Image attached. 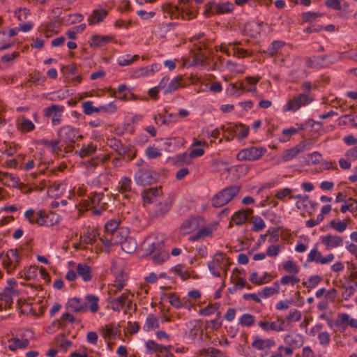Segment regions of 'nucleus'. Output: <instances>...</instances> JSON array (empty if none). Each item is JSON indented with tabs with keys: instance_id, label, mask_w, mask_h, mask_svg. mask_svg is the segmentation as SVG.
<instances>
[{
	"instance_id": "f257e3e1",
	"label": "nucleus",
	"mask_w": 357,
	"mask_h": 357,
	"mask_svg": "<svg viewBox=\"0 0 357 357\" xmlns=\"http://www.w3.org/2000/svg\"><path fill=\"white\" fill-rule=\"evenodd\" d=\"M312 89V82L305 81L301 84L302 93L293 96L287 100L286 104L282 107L284 112H296L303 107H306L314 101V96L311 93Z\"/></svg>"
},
{
	"instance_id": "f03ea898",
	"label": "nucleus",
	"mask_w": 357,
	"mask_h": 357,
	"mask_svg": "<svg viewBox=\"0 0 357 357\" xmlns=\"http://www.w3.org/2000/svg\"><path fill=\"white\" fill-rule=\"evenodd\" d=\"M58 138L60 142L66 144L65 150L66 152H71L74 149V144L76 141L82 138L77 128L70 126H62L58 131Z\"/></svg>"
},
{
	"instance_id": "7ed1b4c3",
	"label": "nucleus",
	"mask_w": 357,
	"mask_h": 357,
	"mask_svg": "<svg viewBox=\"0 0 357 357\" xmlns=\"http://www.w3.org/2000/svg\"><path fill=\"white\" fill-rule=\"evenodd\" d=\"M238 185H230L216 193L211 199V204L215 208H220L231 201L239 192Z\"/></svg>"
},
{
	"instance_id": "20e7f679",
	"label": "nucleus",
	"mask_w": 357,
	"mask_h": 357,
	"mask_svg": "<svg viewBox=\"0 0 357 357\" xmlns=\"http://www.w3.org/2000/svg\"><path fill=\"white\" fill-rule=\"evenodd\" d=\"M211 273L217 278L221 276V271H223L227 274V270L229 266V258L225 254L218 252L214 255L211 261L207 264Z\"/></svg>"
},
{
	"instance_id": "39448f33",
	"label": "nucleus",
	"mask_w": 357,
	"mask_h": 357,
	"mask_svg": "<svg viewBox=\"0 0 357 357\" xmlns=\"http://www.w3.org/2000/svg\"><path fill=\"white\" fill-rule=\"evenodd\" d=\"M234 9L232 3L226 1L223 3H216L211 1L205 5L204 15L207 17L213 15H224L230 13Z\"/></svg>"
},
{
	"instance_id": "423d86ee",
	"label": "nucleus",
	"mask_w": 357,
	"mask_h": 357,
	"mask_svg": "<svg viewBox=\"0 0 357 357\" xmlns=\"http://www.w3.org/2000/svg\"><path fill=\"white\" fill-rule=\"evenodd\" d=\"M158 176L153 167H146L139 169L135 174L134 179L140 185H151L156 182Z\"/></svg>"
},
{
	"instance_id": "0eeeda50",
	"label": "nucleus",
	"mask_w": 357,
	"mask_h": 357,
	"mask_svg": "<svg viewBox=\"0 0 357 357\" xmlns=\"http://www.w3.org/2000/svg\"><path fill=\"white\" fill-rule=\"evenodd\" d=\"M263 147L250 146L241 150L236 155L238 161H255L260 159L266 153Z\"/></svg>"
},
{
	"instance_id": "6e6552de",
	"label": "nucleus",
	"mask_w": 357,
	"mask_h": 357,
	"mask_svg": "<svg viewBox=\"0 0 357 357\" xmlns=\"http://www.w3.org/2000/svg\"><path fill=\"white\" fill-rule=\"evenodd\" d=\"M129 233V229L128 228L121 227L114 233L103 234V236L100 237V241L105 246L107 247L121 244L126 239Z\"/></svg>"
},
{
	"instance_id": "1a4fd4ad",
	"label": "nucleus",
	"mask_w": 357,
	"mask_h": 357,
	"mask_svg": "<svg viewBox=\"0 0 357 357\" xmlns=\"http://www.w3.org/2000/svg\"><path fill=\"white\" fill-rule=\"evenodd\" d=\"M20 261L21 257L17 250L10 249L2 261L3 267L8 274H10L20 266Z\"/></svg>"
},
{
	"instance_id": "9d476101",
	"label": "nucleus",
	"mask_w": 357,
	"mask_h": 357,
	"mask_svg": "<svg viewBox=\"0 0 357 357\" xmlns=\"http://www.w3.org/2000/svg\"><path fill=\"white\" fill-rule=\"evenodd\" d=\"M258 326L263 331L266 333L270 331L279 333L286 329L285 320L279 316L277 317L276 321L260 320L258 321Z\"/></svg>"
},
{
	"instance_id": "9b49d317",
	"label": "nucleus",
	"mask_w": 357,
	"mask_h": 357,
	"mask_svg": "<svg viewBox=\"0 0 357 357\" xmlns=\"http://www.w3.org/2000/svg\"><path fill=\"white\" fill-rule=\"evenodd\" d=\"M18 291L12 287H5L0 293V311L10 309L13 303V296L18 295Z\"/></svg>"
},
{
	"instance_id": "f8f14e48",
	"label": "nucleus",
	"mask_w": 357,
	"mask_h": 357,
	"mask_svg": "<svg viewBox=\"0 0 357 357\" xmlns=\"http://www.w3.org/2000/svg\"><path fill=\"white\" fill-rule=\"evenodd\" d=\"M64 106L59 105H52L44 109V116L52 119V124L58 126L61 123L62 114L64 112Z\"/></svg>"
},
{
	"instance_id": "ddd939ff",
	"label": "nucleus",
	"mask_w": 357,
	"mask_h": 357,
	"mask_svg": "<svg viewBox=\"0 0 357 357\" xmlns=\"http://www.w3.org/2000/svg\"><path fill=\"white\" fill-rule=\"evenodd\" d=\"M107 144L123 159H126L128 161H130L133 158V156H130L128 154L130 148L128 146H124L121 140L115 137L109 138L107 140Z\"/></svg>"
},
{
	"instance_id": "4468645a",
	"label": "nucleus",
	"mask_w": 357,
	"mask_h": 357,
	"mask_svg": "<svg viewBox=\"0 0 357 357\" xmlns=\"http://www.w3.org/2000/svg\"><path fill=\"white\" fill-rule=\"evenodd\" d=\"M37 225L39 226L52 227L60 222V217L54 212L46 213L40 210L38 212Z\"/></svg>"
},
{
	"instance_id": "2eb2a0df",
	"label": "nucleus",
	"mask_w": 357,
	"mask_h": 357,
	"mask_svg": "<svg viewBox=\"0 0 357 357\" xmlns=\"http://www.w3.org/2000/svg\"><path fill=\"white\" fill-rule=\"evenodd\" d=\"M90 199L91 208H93V213L96 215H100L102 211H105L107 208V202L104 201V194L102 192H93L91 193L89 197Z\"/></svg>"
},
{
	"instance_id": "dca6fc26",
	"label": "nucleus",
	"mask_w": 357,
	"mask_h": 357,
	"mask_svg": "<svg viewBox=\"0 0 357 357\" xmlns=\"http://www.w3.org/2000/svg\"><path fill=\"white\" fill-rule=\"evenodd\" d=\"M172 206V199L170 197H161L155 205L153 212V216L159 218L167 214L171 209Z\"/></svg>"
},
{
	"instance_id": "f3484780",
	"label": "nucleus",
	"mask_w": 357,
	"mask_h": 357,
	"mask_svg": "<svg viewBox=\"0 0 357 357\" xmlns=\"http://www.w3.org/2000/svg\"><path fill=\"white\" fill-rule=\"evenodd\" d=\"M205 221L201 217H192L185 220L181 225V229L185 233H190L197 230L199 227L204 225Z\"/></svg>"
},
{
	"instance_id": "a211bd4d",
	"label": "nucleus",
	"mask_w": 357,
	"mask_h": 357,
	"mask_svg": "<svg viewBox=\"0 0 357 357\" xmlns=\"http://www.w3.org/2000/svg\"><path fill=\"white\" fill-rule=\"evenodd\" d=\"M162 192L160 188H150L146 189L142 192V197L146 204H153L160 199Z\"/></svg>"
},
{
	"instance_id": "6ab92c4d",
	"label": "nucleus",
	"mask_w": 357,
	"mask_h": 357,
	"mask_svg": "<svg viewBox=\"0 0 357 357\" xmlns=\"http://www.w3.org/2000/svg\"><path fill=\"white\" fill-rule=\"evenodd\" d=\"M66 308L76 313H84L88 311L87 303L77 297L68 300Z\"/></svg>"
},
{
	"instance_id": "aec40b11",
	"label": "nucleus",
	"mask_w": 357,
	"mask_h": 357,
	"mask_svg": "<svg viewBox=\"0 0 357 357\" xmlns=\"http://www.w3.org/2000/svg\"><path fill=\"white\" fill-rule=\"evenodd\" d=\"M343 238L337 235L327 234L321 237V243L329 250L342 245Z\"/></svg>"
},
{
	"instance_id": "412c9836",
	"label": "nucleus",
	"mask_w": 357,
	"mask_h": 357,
	"mask_svg": "<svg viewBox=\"0 0 357 357\" xmlns=\"http://www.w3.org/2000/svg\"><path fill=\"white\" fill-rule=\"evenodd\" d=\"M253 339L251 347L255 350L262 351L265 349H270L275 345V340L271 338L263 339L259 336H254Z\"/></svg>"
},
{
	"instance_id": "4be33fe9",
	"label": "nucleus",
	"mask_w": 357,
	"mask_h": 357,
	"mask_svg": "<svg viewBox=\"0 0 357 357\" xmlns=\"http://www.w3.org/2000/svg\"><path fill=\"white\" fill-rule=\"evenodd\" d=\"M215 229V225H203L197 229V232L191 235L189 239L191 241H195L201 238L211 236Z\"/></svg>"
},
{
	"instance_id": "5701e85b",
	"label": "nucleus",
	"mask_w": 357,
	"mask_h": 357,
	"mask_svg": "<svg viewBox=\"0 0 357 357\" xmlns=\"http://www.w3.org/2000/svg\"><path fill=\"white\" fill-rule=\"evenodd\" d=\"M118 190L125 199H129L133 192L132 181L128 176H123L119 183Z\"/></svg>"
},
{
	"instance_id": "b1692460",
	"label": "nucleus",
	"mask_w": 357,
	"mask_h": 357,
	"mask_svg": "<svg viewBox=\"0 0 357 357\" xmlns=\"http://www.w3.org/2000/svg\"><path fill=\"white\" fill-rule=\"evenodd\" d=\"M0 182L7 187L17 188L20 182V178L15 174L6 172H0Z\"/></svg>"
},
{
	"instance_id": "393cba45",
	"label": "nucleus",
	"mask_w": 357,
	"mask_h": 357,
	"mask_svg": "<svg viewBox=\"0 0 357 357\" xmlns=\"http://www.w3.org/2000/svg\"><path fill=\"white\" fill-rule=\"evenodd\" d=\"M107 15V11L102 8L94 9L88 17V23L89 25L99 24L104 20Z\"/></svg>"
},
{
	"instance_id": "a878e982",
	"label": "nucleus",
	"mask_w": 357,
	"mask_h": 357,
	"mask_svg": "<svg viewBox=\"0 0 357 357\" xmlns=\"http://www.w3.org/2000/svg\"><path fill=\"white\" fill-rule=\"evenodd\" d=\"M77 276L80 277L83 281L89 282L93 278V272L91 268L85 263H79L76 266Z\"/></svg>"
},
{
	"instance_id": "bb28decb",
	"label": "nucleus",
	"mask_w": 357,
	"mask_h": 357,
	"mask_svg": "<svg viewBox=\"0 0 357 357\" xmlns=\"http://www.w3.org/2000/svg\"><path fill=\"white\" fill-rule=\"evenodd\" d=\"M184 143V139L181 137H172L166 139L164 142V149L167 152H174L180 149Z\"/></svg>"
},
{
	"instance_id": "cd10ccee",
	"label": "nucleus",
	"mask_w": 357,
	"mask_h": 357,
	"mask_svg": "<svg viewBox=\"0 0 357 357\" xmlns=\"http://www.w3.org/2000/svg\"><path fill=\"white\" fill-rule=\"evenodd\" d=\"M120 333V326L116 323H111L102 327V335L105 339H115Z\"/></svg>"
},
{
	"instance_id": "c85d7f7f",
	"label": "nucleus",
	"mask_w": 357,
	"mask_h": 357,
	"mask_svg": "<svg viewBox=\"0 0 357 357\" xmlns=\"http://www.w3.org/2000/svg\"><path fill=\"white\" fill-rule=\"evenodd\" d=\"M304 146L297 145L291 149H287L282 152L280 155V160L282 162H288L294 159L296 155L304 151Z\"/></svg>"
},
{
	"instance_id": "c756f323",
	"label": "nucleus",
	"mask_w": 357,
	"mask_h": 357,
	"mask_svg": "<svg viewBox=\"0 0 357 357\" xmlns=\"http://www.w3.org/2000/svg\"><path fill=\"white\" fill-rule=\"evenodd\" d=\"M264 24L263 22H250L245 24V31L252 38H257L261 31V27Z\"/></svg>"
},
{
	"instance_id": "7c9ffc66",
	"label": "nucleus",
	"mask_w": 357,
	"mask_h": 357,
	"mask_svg": "<svg viewBox=\"0 0 357 357\" xmlns=\"http://www.w3.org/2000/svg\"><path fill=\"white\" fill-rule=\"evenodd\" d=\"M162 10L164 13L170 15L171 17L178 18L181 15L183 19H185L184 15V10L177 6H174L172 3H165L162 6Z\"/></svg>"
},
{
	"instance_id": "2f4dec72",
	"label": "nucleus",
	"mask_w": 357,
	"mask_h": 357,
	"mask_svg": "<svg viewBox=\"0 0 357 357\" xmlns=\"http://www.w3.org/2000/svg\"><path fill=\"white\" fill-rule=\"evenodd\" d=\"M129 293H123L120 296L113 298L110 301L111 308L119 312L128 301Z\"/></svg>"
},
{
	"instance_id": "473e14b6",
	"label": "nucleus",
	"mask_w": 357,
	"mask_h": 357,
	"mask_svg": "<svg viewBox=\"0 0 357 357\" xmlns=\"http://www.w3.org/2000/svg\"><path fill=\"white\" fill-rule=\"evenodd\" d=\"M29 341L28 339L19 337H12L8 340V348L10 351H16L20 349H24L28 347Z\"/></svg>"
},
{
	"instance_id": "72a5a7b5",
	"label": "nucleus",
	"mask_w": 357,
	"mask_h": 357,
	"mask_svg": "<svg viewBox=\"0 0 357 357\" xmlns=\"http://www.w3.org/2000/svg\"><path fill=\"white\" fill-rule=\"evenodd\" d=\"M160 327L158 318L153 314H148L145 323L143 326V330L146 332L154 331Z\"/></svg>"
},
{
	"instance_id": "f704fd0d",
	"label": "nucleus",
	"mask_w": 357,
	"mask_h": 357,
	"mask_svg": "<svg viewBox=\"0 0 357 357\" xmlns=\"http://www.w3.org/2000/svg\"><path fill=\"white\" fill-rule=\"evenodd\" d=\"M145 347L148 352L157 353V354L165 352L166 349L172 348L171 345L163 346L151 340H149L146 342Z\"/></svg>"
},
{
	"instance_id": "c9c22d12",
	"label": "nucleus",
	"mask_w": 357,
	"mask_h": 357,
	"mask_svg": "<svg viewBox=\"0 0 357 357\" xmlns=\"http://www.w3.org/2000/svg\"><path fill=\"white\" fill-rule=\"evenodd\" d=\"M112 39V36L93 35L91 36L90 39V46L95 47H100L107 44Z\"/></svg>"
},
{
	"instance_id": "e433bc0d",
	"label": "nucleus",
	"mask_w": 357,
	"mask_h": 357,
	"mask_svg": "<svg viewBox=\"0 0 357 357\" xmlns=\"http://www.w3.org/2000/svg\"><path fill=\"white\" fill-rule=\"evenodd\" d=\"M284 342L288 344V346L291 347L292 348H299L302 347L303 344V339L301 335H296L292 336L289 334L287 335L284 337Z\"/></svg>"
},
{
	"instance_id": "4c0bfd02",
	"label": "nucleus",
	"mask_w": 357,
	"mask_h": 357,
	"mask_svg": "<svg viewBox=\"0 0 357 357\" xmlns=\"http://www.w3.org/2000/svg\"><path fill=\"white\" fill-rule=\"evenodd\" d=\"M280 292V284L278 281H275L273 286L265 287L261 291L259 292V295L264 298H269L275 294H278Z\"/></svg>"
},
{
	"instance_id": "58836bf2",
	"label": "nucleus",
	"mask_w": 357,
	"mask_h": 357,
	"mask_svg": "<svg viewBox=\"0 0 357 357\" xmlns=\"http://www.w3.org/2000/svg\"><path fill=\"white\" fill-rule=\"evenodd\" d=\"M137 245L135 239L129 235L126 239L121 243V249L126 253L134 252L137 249Z\"/></svg>"
},
{
	"instance_id": "ea45409f",
	"label": "nucleus",
	"mask_w": 357,
	"mask_h": 357,
	"mask_svg": "<svg viewBox=\"0 0 357 357\" xmlns=\"http://www.w3.org/2000/svg\"><path fill=\"white\" fill-rule=\"evenodd\" d=\"M166 114L162 115L159 114L158 116L155 115L154 116V120L156 123H158V121H160L161 123L163 125H169L170 123L176 122L177 121L176 115L172 113H167Z\"/></svg>"
},
{
	"instance_id": "a19ab883",
	"label": "nucleus",
	"mask_w": 357,
	"mask_h": 357,
	"mask_svg": "<svg viewBox=\"0 0 357 357\" xmlns=\"http://www.w3.org/2000/svg\"><path fill=\"white\" fill-rule=\"evenodd\" d=\"M326 56H313L307 60V66L309 68H320L324 66Z\"/></svg>"
},
{
	"instance_id": "79ce46f5",
	"label": "nucleus",
	"mask_w": 357,
	"mask_h": 357,
	"mask_svg": "<svg viewBox=\"0 0 357 357\" xmlns=\"http://www.w3.org/2000/svg\"><path fill=\"white\" fill-rule=\"evenodd\" d=\"M60 140L54 139V140H47V139H40V144L43 145L45 148L50 149L52 153H58L61 151V147L59 145Z\"/></svg>"
},
{
	"instance_id": "37998d69",
	"label": "nucleus",
	"mask_w": 357,
	"mask_h": 357,
	"mask_svg": "<svg viewBox=\"0 0 357 357\" xmlns=\"http://www.w3.org/2000/svg\"><path fill=\"white\" fill-rule=\"evenodd\" d=\"M17 128L22 132H26L33 130L35 129V125L31 120L24 116H22L21 119L18 120Z\"/></svg>"
},
{
	"instance_id": "c03bdc74",
	"label": "nucleus",
	"mask_w": 357,
	"mask_h": 357,
	"mask_svg": "<svg viewBox=\"0 0 357 357\" xmlns=\"http://www.w3.org/2000/svg\"><path fill=\"white\" fill-rule=\"evenodd\" d=\"M99 235V233L96 229H89L84 234L83 236H81V240L84 244H93L96 240L97 236Z\"/></svg>"
},
{
	"instance_id": "a18cd8bd",
	"label": "nucleus",
	"mask_w": 357,
	"mask_h": 357,
	"mask_svg": "<svg viewBox=\"0 0 357 357\" xmlns=\"http://www.w3.org/2000/svg\"><path fill=\"white\" fill-rule=\"evenodd\" d=\"M99 298L94 295H87L85 298V302L87 303L88 310L91 312L96 313L99 310L98 305Z\"/></svg>"
},
{
	"instance_id": "49530a36",
	"label": "nucleus",
	"mask_w": 357,
	"mask_h": 357,
	"mask_svg": "<svg viewBox=\"0 0 357 357\" xmlns=\"http://www.w3.org/2000/svg\"><path fill=\"white\" fill-rule=\"evenodd\" d=\"M234 128L235 130L236 136L238 139H243L247 137L249 132V127L242 123L234 124Z\"/></svg>"
},
{
	"instance_id": "de8ad7c7",
	"label": "nucleus",
	"mask_w": 357,
	"mask_h": 357,
	"mask_svg": "<svg viewBox=\"0 0 357 357\" xmlns=\"http://www.w3.org/2000/svg\"><path fill=\"white\" fill-rule=\"evenodd\" d=\"M231 220L236 225H241L248 220V213L243 209L239 210L234 213Z\"/></svg>"
},
{
	"instance_id": "09e8293b",
	"label": "nucleus",
	"mask_w": 357,
	"mask_h": 357,
	"mask_svg": "<svg viewBox=\"0 0 357 357\" xmlns=\"http://www.w3.org/2000/svg\"><path fill=\"white\" fill-rule=\"evenodd\" d=\"M97 150V146L90 143L86 146H83L79 150V155L81 158L89 157L94 154Z\"/></svg>"
},
{
	"instance_id": "8fccbe9b",
	"label": "nucleus",
	"mask_w": 357,
	"mask_h": 357,
	"mask_svg": "<svg viewBox=\"0 0 357 357\" xmlns=\"http://www.w3.org/2000/svg\"><path fill=\"white\" fill-rule=\"evenodd\" d=\"M182 80L183 79L182 77L181 76H177L174 77L172 80H171V82L168 84L167 86L165 88L164 93H170L178 89L181 86Z\"/></svg>"
},
{
	"instance_id": "3c124183",
	"label": "nucleus",
	"mask_w": 357,
	"mask_h": 357,
	"mask_svg": "<svg viewBox=\"0 0 357 357\" xmlns=\"http://www.w3.org/2000/svg\"><path fill=\"white\" fill-rule=\"evenodd\" d=\"M63 185V183L54 182L48 188V192L51 193L53 197L60 196L65 190Z\"/></svg>"
},
{
	"instance_id": "603ef678",
	"label": "nucleus",
	"mask_w": 357,
	"mask_h": 357,
	"mask_svg": "<svg viewBox=\"0 0 357 357\" xmlns=\"http://www.w3.org/2000/svg\"><path fill=\"white\" fill-rule=\"evenodd\" d=\"M245 89L242 82L239 83V86L236 83H231L229 84L227 91L230 96H240L244 91Z\"/></svg>"
},
{
	"instance_id": "864d4df0",
	"label": "nucleus",
	"mask_w": 357,
	"mask_h": 357,
	"mask_svg": "<svg viewBox=\"0 0 357 357\" xmlns=\"http://www.w3.org/2000/svg\"><path fill=\"white\" fill-rule=\"evenodd\" d=\"M138 58V55L131 56L130 54H126V56L119 57L117 59V63L121 66H130Z\"/></svg>"
},
{
	"instance_id": "5fc2aeb1",
	"label": "nucleus",
	"mask_w": 357,
	"mask_h": 357,
	"mask_svg": "<svg viewBox=\"0 0 357 357\" xmlns=\"http://www.w3.org/2000/svg\"><path fill=\"white\" fill-rule=\"evenodd\" d=\"M83 112L86 115H91L93 113H100L99 107L93 106V102L88 100L82 103Z\"/></svg>"
},
{
	"instance_id": "6e6d98bb",
	"label": "nucleus",
	"mask_w": 357,
	"mask_h": 357,
	"mask_svg": "<svg viewBox=\"0 0 357 357\" xmlns=\"http://www.w3.org/2000/svg\"><path fill=\"white\" fill-rule=\"evenodd\" d=\"M275 197L279 200L286 202L287 197L291 199V197H293L292 190L289 188L280 189L276 192Z\"/></svg>"
},
{
	"instance_id": "4d7b16f0",
	"label": "nucleus",
	"mask_w": 357,
	"mask_h": 357,
	"mask_svg": "<svg viewBox=\"0 0 357 357\" xmlns=\"http://www.w3.org/2000/svg\"><path fill=\"white\" fill-rule=\"evenodd\" d=\"M220 307V304L216 303L215 304H209L207 306L202 308L199 311V314L202 316H208L218 311Z\"/></svg>"
},
{
	"instance_id": "13d9d810",
	"label": "nucleus",
	"mask_w": 357,
	"mask_h": 357,
	"mask_svg": "<svg viewBox=\"0 0 357 357\" xmlns=\"http://www.w3.org/2000/svg\"><path fill=\"white\" fill-rule=\"evenodd\" d=\"M121 228L119 222L113 220H109L105 224L104 234L114 233Z\"/></svg>"
},
{
	"instance_id": "bf43d9fd",
	"label": "nucleus",
	"mask_w": 357,
	"mask_h": 357,
	"mask_svg": "<svg viewBox=\"0 0 357 357\" xmlns=\"http://www.w3.org/2000/svg\"><path fill=\"white\" fill-rule=\"evenodd\" d=\"M37 267L30 266L24 272H20L19 275L20 278L24 277L26 280L34 279L37 275Z\"/></svg>"
},
{
	"instance_id": "052dcab7",
	"label": "nucleus",
	"mask_w": 357,
	"mask_h": 357,
	"mask_svg": "<svg viewBox=\"0 0 357 357\" xmlns=\"http://www.w3.org/2000/svg\"><path fill=\"white\" fill-rule=\"evenodd\" d=\"M283 268L290 274L297 275L299 272L298 266L291 260L285 261L283 264Z\"/></svg>"
},
{
	"instance_id": "680f3d73",
	"label": "nucleus",
	"mask_w": 357,
	"mask_h": 357,
	"mask_svg": "<svg viewBox=\"0 0 357 357\" xmlns=\"http://www.w3.org/2000/svg\"><path fill=\"white\" fill-rule=\"evenodd\" d=\"M255 323V317L249 313H245L239 319V324L243 326L250 327Z\"/></svg>"
},
{
	"instance_id": "e2e57ef3",
	"label": "nucleus",
	"mask_w": 357,
	"mask_h": 357,
	"mask_svg": "<svg viewBox=\"0 0 357 357\" xmlns=\"http://www.w3.org/2000/svg\"><path fill=\"white\" fill-rule=\"evenodd\" d=\"M251 222L253 225L252 229L256 232L260 231L266 227L265 222L259 216L254 217Z\"/></svg>"
},
{
	"instance_id": "0e129e2a",
	"label": "nucleus",
	"mask_w": 357,
	"mask_h": 357,
	"mask_svg": "<svg viewBox=\"0 0 357 357\" xmlns=\"http://www.w3.org/2000/svg\"><path fill=\"white\" fill-rule=\"evenodd\" d=\"M300 282V278L296 275L290 274L281 278L280 283L283 285H294Z\"/></svg>"
},
{
	"instance_id": "69168bd1",
	"label": "nucleus",
	"mask_w": 357,
	"mask_h": 357,
	"mask_svg": "<svg viewBox=\"0 0 357 357\" xmlns=\"http://www.w3.org/2000/svg\"><path fill=\"white\" fill-rule=\"evenodd\" d=\"M322 280L321 277L319 275H312L309 278L307 282H303V285L310 289L314 288Z\"/></svg>"
},
{
	"instance_id": "338daca9",
	"label": "nucleus",
	"mask_w": 357,
	"mask_h": 357,
	"mask_svg": "<svg viewBox=\"0 0 357 357\" xmlns=\"http://www.w3.org/2000/svg\"><path fill=\"white\" fill-rule=\"evenodd\" d=\"M284 43L280 40H274L271 44L269 45L267 50L268 54L271 56H273L276 54L278 50L280 49L284 46Z\"/></svg>"
},
{
	"instance_id": "774afa93",
	"label": "nucleus",
	"mask_w": 357,
	"mask_h": 357,
	"mask_svg": "<svg viewBox=\"0 0 357 357\" xmlns=\"http://www.w3.org/2000/svg\"><path fill=\"white\" fill-rule=\"evenodd\" d=\"M321 257V253L317 247L313 248L307 257V261L319 263Z\"/></svg>"
}]
</instances>
